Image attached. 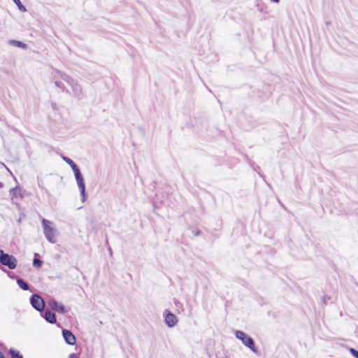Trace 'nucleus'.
Listing matches in <instances>:
<instances>
[{
  "label": "nucleus",
  "mask_w": 358,
  "mask_h": 358,
  "mask_svg": "<svg viewBox=\"0 0 358 358\" xmlns=\"http://www.w3.org/2000/svg\"><path fill=\"white\" fill-rule=\"evenodd\" d=\"M164 314H165V323L166 324V325L169 327H174L176 324L177 321H178L176 316L174 314H173L167 310L165 311Z\"/></svg>",
  "instance_id": "obj_9"
},
{
  "label": "nucleus",
  "mask_w": 358,
  "mask_h": 358,
  "mask_svg": "<svg viewBox=\"0 0 358 358\" xmlns=\"http://www.w3.org/2000/svg\"><path fill=\"white\" fill-rule=\"evenodd\" d=\"M8 43L10 45H13L14 46L23 48V49L27 48V44H25L21 41H16V40H13V39L9 40Z\"/></svg>",
  "instance_id": "obj_13"
},
{
  "label": "nucleus",
  "mask_w": 358,
  "mask_h": 358,
  "mask_svg": "<svg viewBox=\"0 0 358 358\" xmlns=\"http://www.w3.org/2000/svg\"><path fill=\"white\" fill-rule=\"evenodd\" d=\"M13 2L15 3V5L17 6L18 9L22 11V12H26L27 11V8H25V6H24L20 0H13Z\"/></svg>",
  "instance_id": "obj_17"
},
{
  "label": "nucleus",
  "mask_w": 358,
  "mask_h": 358,
  "mask_svg": "<svg viewBox=\"0 0 358 358\" xmlns=\"http://www.w3.org/2000/svg\"><path fill=\"white\" fill-rule=\"evenodd\" d=\"M3 358H6V357H3Z\"/></svg>",
  "instance_id": "obj_25"
},
{
  "label": "nucleus",
  "mask_w": 358,
  "mask_h": 358,
  "mask_svg": "<svg viewBox=\"0 0 358 358\" xmlns=\"http://www.w3.org/2000/svg\"><path fill=\"white\" fill-rule=\"evenodd\" d=\"M32 307L36 310L41 312L45 308L43 299L38 294H33L30 299Z\"/></svg>",
  "instance_id": "obj_6"
},
{
  "label": "nucleus",
  "mask_w": 358,
  "mask_h": 358,
  "mask_svg": "<svg viewBox=\"0 0 358 358\" xmlns=\"http://www.w3.org/2000/svg\"><path fill=\"white\" fill-rule=\"evenodd\" d=\"M10 193L12 196V198H19V199L23 198L22 189L19 187H15L14 188H12L10 190Z\"/></svg>",
  "instance_id": "obj_10"
},
{
  "label": "nucleus",
  "mask_w": 358,
  "mask_h": 358,
  "mask_svg": "<svg viewBox=\"0 0 358 358\" xmlns=\"http://www.w3.org/2000/svg\"><path fill=\"white\" fill-rule=\"evenodd\" d=\"M49 306L51 309H52L55 311H57L59 313H65V307L62 303H59L57 301L54 299H50L48 302Z\"/></svg>",
  "instance_id": "obj_8"
},
{
  "label": "nucleus",
  "mask_w": 358,
  "mask_h": 358,
  "mask_svg": "<svg viewBox=\"0 0 358 358\" xmlns=\"http://www.w3.org/2000/svg\"><path fill=\"white\" fill-rule=\"evenodd\" d=\"M41 222L45 237L50 243H55L58 232L57 229L54 227L53 222L45 218L42 219Z\"/></svg>",
  "instance_id": "obj_1"
},
{
  "label": "nucleus",
  "mask_w": 358,
  "mask_h": 358,
  "mask_svg": "<svg viewBox=\"0 0 358 358\" xmlns=\"http://www.w3.org/2000/svg\"><path fill=\"white\" fill-rule=\"evenodd\" d=\"M9 354L10 355L11 358H23L22 355H20L19 352L12 348L9 350Z\"/></svg>",
  "instance_id": "obj_16"
},
{
  "label": "nucleus",
  "mask_w": 358,
  "mask_h": 358,
  "mask_svg": "<svg viewBox=\"0 0 358 358\" xmlns=\"http://www.w3.org/2000/svg\"><path fill=\"white\" fill-rule=\"evenodd\" d=\"M57 71V70H55L54 71V72L52 73V79H53V81L55 83V85L57 87L62 88L63 87V85H62V82L58 80L59 78H61V77L56 73Z\"/></svg>",
  "instance_id": "obj_14"
},
{
  "label": "nucleus",
  "mask_w": 358,
  "mask_h": 358,
  "mask_svg": "<svg viewBox=\"0 0 358 358\" xmlns=\"http://www.w3.org/2000/svg\"><path fill=\"white\" fill-rule=\"evenodd\" d=\"M3 186V184L2 182H0V187H1Z\"/></svg>",
  "instance_id": "obj_23"
},
{
  "label": "nucleus",
  "mask_w": 358,
  "mask_h": 358,
  "mask_svg": "<svg viewBox=\"0 0 358 358\" xmlns=\"http://www.w3.org/2000/svg\"><path fill=\"white\" fill-rule=\"evenodd\" d=\"M62 336L65 342L71 345H73L76 343V339L73 333L67 329L62 330Z\"/></svg>",
  "instance_id": "obj_7"
},
{
  "label": "nucleus",
  "mask_w": 358,
  "mask_h": 358,
  "mask_svg": "<svg viewBox=\"0 0 358 358\" xmlns=\"http://www.w3.org/2000/svg\"><path fill=\"white\" fill-rule=\"evenodd\" d=\"M272 1L275 2V3H279L280 0H271Z\"/></svg>",
  "instance_id": "obj_22"
},
{
  "label": "nucleus",
  "mask_w": 358,
  "mask_h": 358,
  "mask_svg": "<svg viewBox=\"0 0 358 358\" xmlns=\"http://www.w3.org/2000/svg\"><path fill=\"white\" fill-rule=\"evenodd\" d=\"M108 252L111 253V249L110 248L108 249Z\"/></svg>",
  "instance_id": "obj_24"
},
{
  "label": "nucleus",
  "mask_w": 358,
  "mask_h": 358,
  "mask_svg": "<svg viewBox=\"0 0 358 358\" xmlns=\"http://www.w3.org/2000/svg\"><path fill=\"white\" fill-rule=\"evenodd\" d=\"M43 317L49 323L55 324L56 322L55 314L50 310H46L45 312Z\"/></svg>",
  "instance_id": "obj_11"
},
{
  "label": "nucleus",
  "mask_w": 358,
  "mask_h": 358,
  "mask_svg": "<svg viewBox=\"0 0 358 358\" xmlns=\"http://www.w3.org/2000/svg\"><path fill=\"white\" fill-rule=\"evenodd\" d=\"M42 263V261L39 259L34 258L33 260V265L38 268L41 266Z\"/></svg>",
  "instance_id": "obj_18"
},
{
  "label": "nucleus",
  "mask_w": 358,
  "mask_h": 358,
  "mask_svg": "<svg viewBox=\"0 0 358 358\" xmlns=\"http://www.w3.org/2000/svg\"><path fill=\"white\" fill-rule=\"evenodd\" d=\"M62 158L66 164H68L71 166L73 173L80 170L78 169V167L77 166V165L74 163V162L72 159H71L70 158H69L66 156H62Z\"/></svg>",
  "instance_id": "obj_12"
},
{
  "label": "nucleus",
  "mask_w": 358,
  "mask_h": 358,
  "mask_svg": "<svg viewBox=\"0 0 358 358\" xmlns=\"http://www.w3.org/2000/svg\"><path fill=\"white\" fill-rule=\"evenodd\" d=\"M5 356L3 355V353L0 351V358H3Z\"/></svg>",
  "instance_id": "obj_21"
},
{
  "label": "nucleus",
  "mask_w": 358,
  "mask_h": 358,
  "mask_svg": "<svg viewBox=\"0 0 358 358\" xmlns=\"http://www.w3.org/2000/svg\"><path fill=\"white\" fill-rule=\"evenodd\" d=\"M0 264L8 266L10 269H14L17 266V259L14 256L5 253L2 250H0Z\"/></svg>",
  "instance_id": "obj_4"
},
{
  "label": "nucleus",
  "mask_w": 358,
  "mask_h": 358,
  "mask_svg": "<svg viewBox=\"0 0 358 358\" xmlns=\"http://www.w3.org/2000/svg\"><path fill=\"white\" fill-rule=\"evenodd\" d=\"M56 73L61 77V79L64 80L66 83H68L74 94L76 96H80L83 94V90L80 85L75 80L71 78L69 76L66 75V73H64L59 71H57Z\"/></svg>",
  "instance_id": "obj_2"
},
{
  "label": "nucleus",
  "mask_w": 358,
  "mask_h": 358,
  "mask_svg": "<svg viewBox=\"0 0 358 358\" xmlns=\"http://www.w3.org/2000/svg\"><path fill=\"white\" fill-rule=\"evenodd\" d=\"M69 358H78L76 354L72 353L70 355Z\"/></svg>",
  "instance_id": "obj_20"
},
{
  "label": "nucleus",
  "mask_w": 358,
  "mask_h": 358,
  "mask_svg": "<svg viewBox=\"0 0 358 358\" xmlns=\"http://www.w3.org/2000/svg\"><path fill=\"white\" fill-rule=\"evenodd\" d=\"M350 353L355 357L358 358V351L354 348H350Z\"/></svg>",
  "instance_id": "obj_19"
},
{
  "label": "nucleus",
  "mask_w": 358,
  "mask_h": 358,
  "mask_svg": "<svg viewBox=\"0 0 358 358\" xmlns=\"http://www.w3.org/2000/svg\"><path fill=\"white\" fill-rule=\"evenodd\" d=\"M17 283L19 285L20 288H22L23 290H28L29 289V285L28 284L24 281L21 278L17 279Z\"/></svg>",
  "instance_id": "obj_15"
},
{
  "label": "nucleus",
  "mask_w": 358,
  "mask_h": 358,
  "mask_svg": "<svg viewBox=\"0 0 358 358\" xmlns=\"http://www.w3.org/2000/svg\"><path fill=\"white\" fill-rule=\"evenodd\" d=\"M236 337L241 340L243 345L250 348L252 352H256V348L253 339L245 332L237 330L235 332Z\"/></svg>",
  "instance_id": "obj_3"
},
{
  "label": "nucleus",
  "mask_w": 358,
  "mask_h": 358,
  "mask_svg": "<svg viewBox=\"0 0 358 358\" xmlns=\"http://www.w3.org/2000/svg\"><path fill=\"white\" fill-rule=\"evenodd\" d=\"M73 173H74V176H75V178L76 180L78 187L80 192L81 200L83 202H84L87 199V194L85 192V183L84 178H83L80 170L74 172Z\"/></svg>",
  "instance_id": "obj_5"
}]
</instances>
